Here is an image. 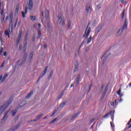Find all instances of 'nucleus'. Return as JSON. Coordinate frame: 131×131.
<instances>
[{"label": "nucleus", "mask_w": 131, "mask_h": 131, "mask_svg": "<svg viewBox=\"0 0 131 131\" xmlns=\"http://www.w3.org/2000/svg\"><path fill=\"white\" fill-rule=\"evenodd\" d=\"M17 20L16 19V22H15V23L14 24V27H16V25H17Z\"/></svg>", "instance_id": "nucleus-57"}, {"label": "nucleus", "mask_w": 131, "mask_h": 131, "mask_svg": "<svg viewBox=\"0 0 131 131\" xmlns=\"http://www.w3.org/2000/svg\"><path fill=\"white\" fill-rule=\"evenodd\" d=\"M55 114H57V111H56L52 114V115H51V117H53V116H54Z\"/></svg>", "instance_id": "nucleus-45"}, {"label": "nucleus", "mask_w": 131, "mask_h": 131, "mask_svg": "<svg viewBox=\"0 0 131 131\" xmlns=\"http://www.w3.org/2000/svg\"><path fill=\"white\" fill-rule=\"evenodd\" d=\"M8 76H9V75L7 74H5L4 76H3V78L4 79H6V78H7V77H8Z\"/></svg>", "instance_id": "nucleus-40"}, {"label": "nucleus", "mask_w": 131, "mask_h": 131, "mask_svg": "<svg viewBox=\"0 0 131 131\" xmlns=\"http://www.w3.org/2000/svg\"><path fill=\"white\" fill-rule=\"evenodd\" d=\"M21 14H22L23 17L25 18V13H24V11H22Z\"/></svg>", "instance_id": "nucleus-48"}, {"label": "nucleus", "mask_w": 131, "mask_h": 131, "mask_svg": "<svg viewBox=\"0 0 131 131\" xmlns=\"http://www.w3.org/2000/svg\"><path fill=\"white\" fill-rule=\"evenodd\" d=\"M33 7V4L32 3V0H29V2L28 4L29 10H32Z\"/></svg>", "instance_id": "nucleus-12"}, {"label": "nucleus", "mask_w": 131, "mask_h": 131, "mask_svg": "<svg viewBox=\"0 0 131 131\" xmlns=\"http://www.w3.org/2000/svg\"><path fill=\"white\" fill-rule=\"evenodd\" d=\"M45 16L46 17V19L45 21V23L46 24V25H47V27L48 28H51V26L50 25L51 21H50V19H49V13L48 10H46Z\"/></svg>", "instance_id": "nucleus-3"}, {"label": "nucleus", "mask_w": 131, "mask_h": 131, "mask_svg": "<svg viewBox=\"0 0 131 131\" xmlns=\"http://www.w3.org/2000/svg\"><path fill=\"white\" fill-rule=\"evenodd\" d=\"M28 38V37L27 36V35H26L25 36V39H24V48H23V51L24 52H25L26 51V49L27 48V39Z\"/></svg>", "instance_id": "nucleus-7"}, {"label": "nucleus", "mask_w": 131, "mask_h": 131, "mask_svg": "<svg viewBox=\"0 0 131 131\" xmlns=\"http://www.w3.org/2000/svg\"><path fill=\"white\" fill-rule=\"evenodd\" d=\"M21 36H22V34L20 33L19 34L18 36L17 37V40L16 42L17 46L19 45V42H20V39H21Z\"/></svg>", "instance_id": "nucleus-14"}, {"label": "nucleus", "mask_w": 131, "mask_h": 131, "mask_svg": "<svg viewBox=\"0 0 131 131\" xmlns=\"http://www.w3.org/2000/svg\"><path fill=\"white\" fill-rule=\"evenodd\" d=\"M38 27H39V28H40V26H41L40 24H38Z\"/></svg>", "instance_id": "nucleus-62"}, {"label": "nucleus", "mask_w": 131, "mask_h": 131, "mask_svg": "<svg viewBox=\"0 0 131 131\" xmlns=\"http://www.w3.org/2000/svg\"><path fill=\"white\" fill-rule=\"evenodd\" d=\"M35 39V37L34 36L33 38V41H34Z\"/></svg>", "instance_id": "nucleus-60"}, {"label": "nucleus", "mask_w": 131, "mask_h": 131, "mask_svg": "<svg viewBox=\"0 0 131 131\" xmlns=\"http://www.w3.org/2000/svg\"><path fill=\"white\" fill-rule=\"evenodd\" d=\"M91 47H92V46L90 45L88 47H86V48H85V52H89V50L91 48Z\"/></svg>", "instance_id": "nucleus-38"}, {"label": "nucleus", "mask_w": 131, "mask_h": 131, "mask_svg": "<svg viewBox=\"0 0 131 131\" xmlns=\"http://www.w3.org/2000/svg\"><path fill=\"white\" fill-rule=\"evenodd\" d=\"M52 75H53V72L50 73V75L48 76V78H51L52 77Z\"/></svg>", "instance_id": "nucleus-43"}, {"label": "nucleus", "mask_w": 131, "mask_h": 131, "mask_svg": "<svg viewBox=\"0 0 131 131\" xmlns=\"http://www.w3.org/2000/svg\"><path fill=\"white\" fill-rule=\"evenodd\" d=\"M5 12V9H2V11H1V15L2 16H4V12Z\"/></svg>", "instance_id": "nucleus-44"}, {"label": "nucleus", "mask_w": 131, "mask_h": 131, "mask_svg": "<svg viewBox=\"0 0 131 131\" xmlns=\"http://www.w3.org/2000/svg\"><path fill=\"white\" fill-rule=\"evenodd\" d=\"M79 115V113L75 114L74 115L72 116L70 118V120H74V118L76 117V116H78Z\"/></svg>", "instance_id": "nucleus-16"}, {"label": "nucleus", "mask_w": 131, "mask_h": 131, "mask_svg": "<svg viewBox=\"0 0 131 131\" xmlns=\"http://www.w3.org/2000/svg\"><path fill=\"white\" fill-rule=\"evenodd\" d=\"M1 51H0V55H2V54H3V51L4 50V48H1Z\"/></svg>", "instance_id": "nucleus-46"}, {"label": "nucleus", "mask_w": 131, "mask_h": 131, "mask_svg": "<svg viewBox=\"0 0 131 131\" xmlns=\"http://www.w3.org/2000/svg\"><path fill=\"white\" fill-rule=\"evenodd\" d=\"M123 29L120 28L117 32V35H120L122 33Z\"/></svg>", "instance_id": "nucleus-24"}, {"label": "nucleus", "mask_w": 131, "mask_h": 131, "mask_svg": "<svg viewBox=\"0 0 131 131\" xmlns=\"http://www.w3.org/2000/svg\"><path fill=\"white\" fill-rule=\"evenodd\" d=\"M85 11L86 13H88V14H91L92 13V9H91V7H90L89 5L86 6Z\"/></svg>", "instance_id": "nucleus-10"}, {"label": "nucleus", "mask_w": 131, "mask_h": 131, "mask_svg": "<svg viewBox=\"0 0 131 131\" xmlns=\"http://www.w3.org/2000/svg\"><path fill=\"white\" fill-rule=\"evenodd\" d=\"M98 19H95L94 20V22H93V26H95V25H96V24H97V23H98Z\"/></svg>", "instance_id": "nucleus-35"}, {"label": "nucleus", "mask_w": 131, "mask_h": 131, "mask_svg": "<svg viewBox=\"0 0 131 131\" xmlns=\"http://www.w3.org/2000/svg\"><path fill=\"white\" fill-rule=\"evenodd\" d=\"M40 17H41V21H42V20H43V12L42 11L41 12Z\"/></svg>", "instance_id": "nucleus-39"}, {"label": "nucleus", "mask_w": 131, "mask_h": 131, "mask_svg": "<svg viewBox=\"0 0 131 131\" xmlns=\"http://www.w3.org/2000/svg\"><path fill=\"white\" fill-rule=\"evenodd\" d=\"M129 86L130 88V86H131V82L129 84Z\"/></svg>", "instance_id": "nucleus-63"}, {"label": "nucleus", "mask_w": 131, "mask_h": 131, "mask_svg": "<svg viewBox=\"0 0 131 131\" xmlns=\"http://www.w3.org/2000/svg\"><path fill=\"white\" fill-rule=\"evenodd\" d=\"M65 104H66V102L64 101L62 103H61L59 106L60 108H63V106H65Z\"/></svg>", "instance_id": "nucleus-30"}, {"label": "nucleus", "mask_w": 131, "mask_h": 131, "mask_svg": "<svg viewBox=\"0 0 131 131\" xmlns=\"http://www.w3.org/2000/svg\"><path fill=\"white\" fill-rule=\"evenodd\" d=\"M90 32H91V28H89L88 26L86 29L84 34L83 35L84 37L87 38L90 34Z\"/></svg>", "instance_id": "nucleus-8"}, {"label": "nucleus", "mask_w": 131, "mask_h": 131, "mask_svg": "<svg viewBox=\"0 0 131 131\" xmlns=\"http://www.w3.org/2000/svg\"><path fill=\"white\" fill-rule=\"evenodd\" d=\"M127 27V21H126V20H125L123 26L121 28L123 30V29H126Z\"/></svg>", "instance_id": "nucleus-17"}, {"label": "nucleus", "mask_w": 131, "mask_h": 131, "mask_svg": "<svg viewBox=\"0 0 131 131\" xmlns=\"http://www.w3.org/2000/svg\"><path fill=\"white\" fill-rule=\"evenodd\" d=\"M0 40L1 42L3 43V38H2V36L0 35Z\"/></svg>", "instance_id": "nucleus-51"}, {"label": "nucleus", "mask_w": 131, "mask_h": 131, "mask_svg": "<svg viewBox=\"0 0 131 131\" xmlns=\"http://www.w3.org/2000/svg\"><path fill=\"white\" fill-rule=\"evenodd\" d=\"M103 89H104V85H101V91H103Z\"/></svg>", "instance_id": "nucleus-56"}, {"label": "nucleus", "mask_w": 131, "mask_h": 131, "mask_svg": "<svg viewBox=\"0 0 131 131\" xmlns=\"http://www.w3.org/2000/svg\"><path fill=\"white\" fill-rule=\"evenodd\" d=\"M4 56H5V57H6V56H7V52H5L4 53Z\"/></svg>", "instance_id": "nucleus-55"}, {"label": "nucleus", "mask_w": 131, "mask_h": 131, "mask_svg": "<svg viewBox=\"0 0 131 131\" xmlns=\"http://www.w3.org/2000/svg\"><path fill=\"white\" fill-rule=\"evenodd\" d=\"M115 111H110V112H108L107 114H105L104 116H103V118H108V117L109 116H110V115H111L113 113V116L111 117L112 120L113 121V120H114V113H115Z\"/></svg>", "instance_id": "nucleus-6"}, {"label": "nucleus", "mask_w": 131, "mask_h": 131, "mask_svg": "<svg viewBox=\"0 0 131 131\" xmlns=\"http://www.w3.org/2000/svg\"><path fill=\"white\" fill-rule=\"evenodd\" d=\"M25 14H27V7H26L25 10Z\"/></svg>", "instance_id": "nucleus-54"}, {"label": "nucleus", "mask_w": 131, "mask_h": 131, "mask_svg": "<svg viewBox=\"0 0 131 131\" xmlns=\"http://www.w3.org/2000/svg\"><path fill=\"white\" fill-rule=\"evenodd\" d=\"M75 71H77V70H78V62L77 61L75 62Z\"/></svg>", "instance_id": "nucleus-18"}, {"label": "nucleus", "mask_w": 131, "mask_h": 131, "mask_svg": "<svg viewBox=\"0 0 131 131\" xmlns=\"http://www.w3.org/2000/svg\"><path fill=\"white\" fill-rule=\"evenodd\" d=\"M59 119L58 118H56L53 120H52L51 122L49 123V124H52V123H54V122H56V121H58Z\"/></svg>", "instance_id": "nucleus-22"}, {"label": "nucleus", "mask_w": 131, "mask_h": 131, "mask_svg": "<svg viewBox=\"0 0 131 131\" xmlns=\"http://www.w3.org/2000/svg\"><path fill=\"white\" fill-rule=\"evenodd\" d=\"M30 19H31V20H32V21H34V20H36V17L35 16H30Z\"/></svg>", "instance_id": "nucleus-33"}, {"label": "nucleus", "mask_w": 131, "mask_h": 131, "mask_svg": "<svg viewBox=\"0 0 131 131\" xmlns=\"http://www.w3.org/2000/svg\"><path fill=\"white\" fill-rule=\"evenodd\" d=\"M42 117V114H41L39 116H38L36 119L35 120V121H37V120H39Z\"/></svg>", "instance_id": "nucleus-21"}, {"label": "nucleus", "mask_w": 131, "mask_h": 131, "mask_svg": "<svg viewBox=\"0 0 131 131\" xmlns=\"http://www.w3.org/2000/svg\"><path fill=\"white\" fill-rule=\"evenodd\" d=\"M124 17V11L123 12L122 14V19H123Z\"/></svg>", "instance_id": "nucleus-49"}, {"label": "nucleus", "mask_w": 131, "mask_h": 131, "mask_svg": "<svg viewBox=\"0 0 131 131\" xmlns=\"http://www.w3.org/2000/svg\"><path fill=\"white\" fill-rule=\"evenodd\" d=\"M103 24H101L99 26V27L96 29L95 33L96 34H98L102 30V28H103Z\"/></svg>", "instance_id": "nucleus-9"}, {"label": "nucleus", "mask_w": 131, "mask_h": 131, "mask_svg": "<svg viewBox=\"0 0 131 131\" xmlns=\"http://www.w3.org/2000/svg\"><path fill=\"white\" fill-rule=\"evenodd\" d=\"M110 55H111V54H108L107 56H103L101 58L102 60V62L103 63H104L105 62V61H106V58H108V57H110Z\"/></svg>", "instance_id": "nucleus-15"}, {"label": "nucleus", "mask_w": 131, "mask_h": 131, "mask_svg": "<svg viewBox=\"0 0 131 131\" xmlns=\"http://www.w3.org/2000/svg\"><path fill=\"white\" fill-rule=\"evenodd\" d=\"M16 113H17L16 110H13L11 112V114L12 115V116H15V115H16Z\"/></svg>", "instance_id": "nucleus-26"}, {"label": "nucleus", "mask_w": 131, "mask_h": 131, "mask_svg": "<svg viewBox=\"0 0 131 131\" xmlns=\"http://www.w3.org/2000/svg\"><path fill=\"white\" fill-rule=\"evenodd\" d=\"M122 4H125L126 3V0H121Z\"/></svg>", "instance_id": "nucleus-47"}, {"label": "nucleus", "mask_w": 131, "mask_h": 131, "mask_svg": "<svg viewBox=\"0 0 131 131\" xmlns=\"http://www.w3.org/2000/svg\"><path fill=\"white\" fill-rule=\"evenodd\" d=\"M3 20H5V16H3Z\"/></svg>", "instance_id": "nucleus-64"}, {"label": "nucleus", "mask_w": 131, "mask_h": 131, "mask_svg": "<svg viewBox=\"0 0 131 131\" xmlns=\"http://www.w3.org/2000/svg\"><path fill=\"white\" fill-rule=\"evenodd\" d=\"M13 13L12 12H11L9 17L10 19L9 29L10 33H12V31H13Z\"/></svg>", "instance_id": "nucleus-2"}, {"label": "nucleus", "mask_w": 131, "mask_h": 131, "mask_svg": "<svg viewBox=\"0 0 131 131\" xmlns=\"http://www.w3.org/2000/svg\"><path fill=\"white\" fill-rule=\"evenodd\" d=\"M43 47H44V48H45V49H47V48L48 46L45 45L43 46Z\"/></svg>", "instance_id": "nucleus-59"}, {"label": "nucleus", "mask_w": 131, "mask_h": 131, "mask_svg": "<svg viewBox=\"0 0 131 131\" xmlns=\"http://www.w3.org/2000/svg\"><path fill=\"white\" fill-rule=\"evenodd\" d=\"M79 81H80V75H78L77 76L76 80L75 82L76 86H77V85H78V84H79Z\"/></svg>", "instance_id": "nucleus-11"}, {"label": "nucleus", "mask_w": 131, "mask_h": 131, "mask_svg": "<svg viewBox=\"0 0 131 131\" xmlns=\"http://www.w3.org/2000/svg\"><path fill=\"white\" fill-rule=\"evenodd\" d=\"M64 94V91H62L60 94L59 95V96L58 97V99H61V98H62V97H63V95Z\"/></svg>", "instance_id": "nucleus-27"}, {"label": "nucleus", "mask_w": 131, "mask_h": 131, "mask_svg": "<svg viewBox=\"0 0 131 131\" xmlns=\"http://www.w3.org/2000/svg\"><path fill=\"white\" fill-rule=\"evenodd\" d=\"M0 81L3 83L5 81V79H4L3 75L0 76Z\"/></svg>", "instance_id": "nucleus-31"}, {"label": "nucleus", "mask_w": 131, "mask_h": 131, "mask_svg": "<svg viewBox=\"0 0 131 131\" xmlns=\"http://www.w3.org/2000/svg\"><path fill=\"white\" fill-rule=\"evenodd\" d=\"M17 128H18V126H16L15 127H14L13 128H10L9 130V131H15V130H16V129H17Z\"/></svg>", "instance_id": "nucleus-28"}, {"label": "nucleus", "mask_w": 131, "mask_h": 131, "mask_svg": "<svg viewBox=\"0 0 131 131\" xmlns=\"http://www.w3.org/2000/svg\"><path fill=\"white\" fill-rule=\"evenodd\" d=\"M108 90V89L107 88H106L104 90V92L102 94V97H105V95H106V93H107V90Z\"/></svg>", "instance_id": "nucleus-32"}, {"label": "nucleus", "mask_w": 131, "mask_h": 131, "mask_svg": "<svg viewBox=\"0 0 131 131\" xmlns=\"http://www.w3.org/2000/svg\"><path fill=\"white\" fill-rule=\"evenodd\" d=\"M22 50V45L20 44L18 47V51H21Z\"/></svg>", "instance_id": "nucleus-42"}, {"label": "nucleus", "mask_w": 131, "mask_h": 131, "mask_svg": "<svg viewBox=\"0 0 131 131\" xmlns=\"http://www.w3.org/2000/svg\"><path fill=\"white\" fill-rule=\"evenodd\" d=\"M98 9H100L101 7H100V5H97Z\"/></svg>", "instance_id": "nucleus-61"}, {"label": "nucleus", "mask_w": 131, "mask_h": 131, "mask_svg": "<svg viewBox=\"0 0 131 131\" xmlns=\"http://www.w3.org/2000/svg\"><path fill=\"white\" fill-rule=\"evenodd\" d=\"M12 103V100L10 99L9 101L4 103L1 106H0V115L2 116V114H3L4 111L6 110L8 108V106L10 104Z\"/></svg>", "instance_id": "nucleus-1"}, {"label": "nucleus", "mask_w": 131, "mask_h": 131, "mask_svg": "<svg viewBox=\"0 0 131 131\" xmlns=\"http://www.w3.org/2000/svg\"><path fill=\"white\" fill-rule=\"evenodd\" d=\"M116 101H117V100H115V102H111V106H115V105H117V104H116Z\"/></svg>", "instance_id": "nucleus-36"}, {"label": "nucleus", "mask_w": 131, "mask_h": 131, "mask_svg": "<svg viewBox=\"0 0 131 131\" xmlns=\"http://www.w3.org/2000/svg\"><path fill=\"white\" fill-rule=\"evenodd\" d=\"M92 87H93V86L92 85H91V86L89 88V91H91V89H92Z\"/></svg>", "instance_id": "nucleus-58"}, {"label": "nucleus", "mask_w": 131, "mask_h": 131, "mask_svg": "<svg viewBox=\"0 0 131 131\" xmlns=\"http://www.w3.org/2000/svg\"><path fill=\"white\" fill-rule=\"evenodd\" d=\"M46 72L45 71H43V72L42 73V76H40L39 77V79H40V78H42V77H43V76L45 75V74H46Z\"/></svg>", "instance_id": "nucleus-37"}, {"label": "nucleus", "mask_w": 131, "mask_h": 131, "mask_svg": "<svg viewBox=\"0 0 131 131\" xmlns=\"http://www.w3.org/2000/svg\"><path fill=\"white\" fill-rule=\"evenodd\" d=\"M26 58H27V53H25L23 60L21 61H17V64H18L19 66H22V65L25 63V61H26Z\"/></svg>", "instance_id": "nucleus-5"}, {"label": "nucleus", "mask_w": 131, "mask_h": 131, "mask_svg": "<svg viewBox=\"0 0 131 131\" xmlns=\"http://www.w3.org/2000/svg\"><path fill=\"white\" fill-rule=\"evenodd\" d=\"M92 41V36H90L87 41V44L89 45Z\"/></svg>", "instance_id": "nucleus-29"}, {"label": "nucleus", "mask_w": 131, "mask_h": 131, "mask_svg": "<svg viewBox=\"0 0 131 131\" xmlns=\"http://www.w3.org/2000/svg\"><path fill=\"white\" fill-rule=\"evenodd\" d=\"M33 95V92H31L29 94H28V96L26 97V99H29L31 96Z\"/></svg>", "instance_id": "nucleus-23"}, {"label": "nucleus", "mask_w": 131, "mask_h": 131, "mask_svg": "<svg viewBox=\"0 0 131 131\" xmlns=\"http://www.w3.org/2000/svg\"><path fill=\"white\" fill-rule=\"evenodd\" d=\"M65 20H64V17L63 16H62V14H59L58 15V23H59V24H61L62 26L65 24Z\"/></svg>", "instance_id": "nucleus-4"}, {"label": "nucleus", "mask_w": 131, "mask_h": 131, "mask_svg": "<svg viewBox=\"0 0 131 131\" xmlns=\"http://www.w3.org/2000/svg\"><path fill=\"white\" fill-rule=\"evenodd\" d=\"M5 35L6 36H8V37H10V35L9 34V30H7L5 31Z\"/></svg>", "instance_id": "nucleus-34"}, {"label": "nucleus", "mask_w": 131, "mask_h": 131, "mask_svg": "<svg viewBox=\"0 0 131 131\" xmlns=\"http://www.w3.org/2000/svg\"><path fill=\"white\" fill-rule=\"evenodd\" d=\"M47 70H48V67H46L44 70V72L47 73Z\"/></svg>", "instance_id": "nucleus-50"}, {"label": "nucleus", "mask_w": 131, "mask_h": 131, "mask_svg": "<svg viewBox=\"0 0 131 131\" xmlns=\"http://www.w3.org/2000/svg\"><path fill=\"white\" fill-rule=\"evenodd\" d=\"M110 123H111V125L112 127V128L114 127V125H113L112 122H111Z\"/></svg>", "instance_id": "nucleus-52"}, {"label": "nucleus", "mask_w": 131, "mask_h": 131, "mask_svg": "<svg viewBox=\"0 0 131 131\" xmlns=\"http://www.w3.org/2000/svg\"><path fill=\"white\" fill-rule=\"evenodd\" d=\"M19 5H17L15 10V15H18V12H19Z\"/></svg>", "instance_id": "nucleus-19"}, {"label": "nucleus", "mask_w": 131, "mask_h": 131, "mask_svg": "<svg viewBox=\"0 0 131 131\" xmlns=\"http://www.w3.org/2000/svg\"><path fill=\"white\" fill-rule=\"evenodd\" d=\"M33 59V52H31L30 54V58H29V61H31Z\"/></svg>", "instance_id": "nucleus-25"}, {"label": "nucleus", "mask_w": 131, "mask_h": 131, "mask_svg": "<svg viewBox=\"0 0 131 131\" xmlns=\"http://www.w3.org/2000/svg\"><path fill=\"white\" fill-rule=\"evenodd\" d=\"M38 37H40V36H41V34L40 33V32H39V31H38Z\"/></svg>", "instance_id": "nucleus-53"}, {"label": "nucleus", "mask_w": 131, "mask_h": 131, "mask_svg": "<svg viewBox=\"0 0 131 131\" xmlns=\"http://www.w3.org/2000/svg\"><path fill=\"white\" fill-rule=\"evenodd\" d=\"M7 119H8V113H7L4 116V117L3 118V119H2V122H6V120H7Z\"/></svg>", "instance_id": "nucleus-13"}, {"label": "nucleus", "mask_w": 131, "mask_h": 131, "mask_svg": "<svg viewBox=\"0 0 131 131\" xmlns=\"http://www.w3.org/2000/svg\"><path fill=\"white\" fill-rule=\"evenodd\" d=\"M117 94L120 96V98H121V97H122V96H123V95L122 94H121L120 93H121V89H119L118 91H117Z\"/></svg>", "instance_id": "nucleus-20"}, {"label": "nucleus", "mask_w": 131, "mask_h": 131, "mask_svg": "<svg viewBox=\"0 0 131 131\" xmlns=\"http://www.w3.org/2000/svg\"><path fill=\"white\" fill-rule=\"evenodd\" d=\"M71 21H68V27L69 28H70V27L71 26Z\"/></svg>", "instance_id": "nucleus-41"}]
</instances>
